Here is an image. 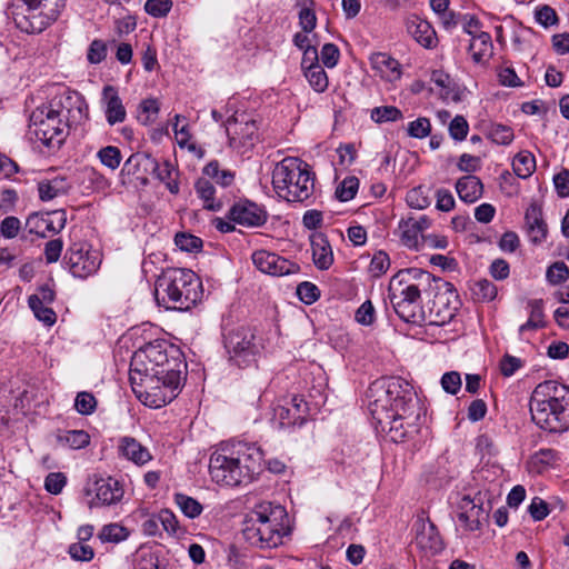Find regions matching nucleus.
<instances>
[{"mask_svg": "<svg viewBox=\"0 0 569 569\" xmlns=\"http://www.w3.org/2000/svg\"><path fill=\"white\" fill-rule=\"evenodd\" d=\"M252 262L261 272L278 277L297 273L300 269L296 262L267 250L254 251Z\"/></svg>", "mask_w": 569, "mask_h": 569, "instance_id": "4468645a", "label": "nucleus"}, {"mask_svg": "<svg viewBox=\"0 0 569 569\" xmlns=\"http://www.w3.org/2000/svg\"><path fill=\"white\" fill-rule=\"evenodd\" d=\"M223 347L229 363L238 368L253 366L263 349L262 340L257 335V330L247 326L227 330L223 333Z\"/></svg>", "mask_w": 569, "mask_h": 569, "instance_id": "9b49d317", "label": "nucleus"}, {"mask_svg": "<svg viewBox=\"0 0 569 569\" xmlns=\"http://www.w3.org/2000/svg\"><path fill=\"white\" fill-rule=\"evenodd\" d=\"M340 57V51L338 47L333 43H326L320 52V58L322 63L327 68H333L337 66Z\"/></svg>", "mask_w": 569, "mask_h": 569, "instance_id": "0e129e2a", "label": "nucleus"}, {"mask_svg": "<svg viewBox=\"0 0 569 569\" xmlns=\"http://www.w3.org/2000/svg\"><path fill=\"white\" fill-rule=\"evenodd\" d=\"M492 49L491 36L488 32H480L477 37H473L469 46V50L472 52V59L477 63L491 57Z\"/></svg>", "mask_w": 569, "mask_h": 569, "instance_id": "473e14b6", "label": "nucleus"}, {"mask_svg": "<svg viewBox=\"0 0 569 569\" xmlns=\"http://www.w3.org/2000/svg\"><path fill=\"white\" fill-rule=\"evenodd\" d=\"M231 221L249 227H261L268 219L267 211L254 202L249 200L236 202L229 210Z\"/></svg>", "mask_w": 569, "mask_h": 569, "instance_id": "f3484780", "label": "nucleus"}, {"mask_svg": "<svg viewBox=\"0 0 569 569\" xmlns=\"http://www.w3.org/2000/svg\"><path fill=\"white\" fill-rule=\"evenodd\" d=\"M546 278L550 284H560L569 278V268L563 261H556L548 267Z\"/></svg>", "mask_w": 569, "mask_h": 569, "instance_id": "de8ad7c7", "label": "nucleus"}, {"mask_svg": "<svg viewBox=\"0 0 569 569\" xmlns=\"http://www.w3.org/2000/svg\"><path fill=\"white\" fill-rule=\"evenodd\" d=\"M98 158L103 166L111 170H116L121 162V152L119 148L113 146H108L101 148L98 151Z\"/></svg>", "mask_w": 569, "mask_h": 569, "instance_id": "8fccbe9b", "label": "nucleus"}, {"mask_svg": "<svg viewBox=\"0 0 569 569\" xmlns=\"http://www.w3.org/2000/svg\"><path fill=\"white\" fill-rule=\"evenodd\" d=\"M470 290L473 299L482 302L492 301L498 293L497 286L488 279H480L475 281Z\"/></svg>", "mask_w": 569, "mask_h": 569, "instance_id": "e433bc0d", "label": "nucleus"}, {"mask_svg": "<svg viewBox=\"0 0 569 569\" xmlns=\"http://www.w3.org/2000/svg\"><path fill=\"white\" fill-rule=\"evenodd\" d=\"M88 119V104L78 93H63L32 111L29 134L49 149H59L73 126Z\"/></svg>", "mask_w": 569, "mask_h": 569, "instance_id": "f03ea898", "label": "nucleus"}, {"mask_svg": "<svg viewBox=\"0 0 569 569\" xmlns=\"http://www.w3.org/2000/svg\"><path fill=\"white\" fill-rule=\"evenodd\" d=\"M66 7V0H17L11 16L18 29L40 33L54 22Z\"/></svg>", "mask_w": 569, "mask_h": 569, "instance_id": "9d476101", "label": "nucleus"}, {"mask_svg": "<svg viewBox=\"0 0 569 569\" xmlns=\"http://www.w3.org/2000/svg\"><path fill=\"white\" fill-rule=\"evenodd\" d=\"M172 6V0H147L144 11L153 18H163L171 11Z\"/></svg>", "mask_w": 569, "mask_h": 569, "instance_id": "864d4df0", "label": "nucleus"}, {"mask_svg": "<svg viewBox=\"0 0 569 569\" xmlns=\"http://www.w3.org/2000/svg\"><path fill=\"white\" fill-rule=\"evenodd\" d=\"M371 416L383 429L389 427V435L392 441L401 442L407 437V429L417 426L420 418V411L413 413L412 420L402 417L399 412L391 411H381V413Z\"/></svg>", "mask_w": 569, "mask_h": 569, "instance_id": "6ab92c4d", "label": "nucleus"}, {"mask_svg": "<svg viewBox=\"0 0 569 569\" xmlns=\"http://www.w3.org/2000/svg\"><path fill=\"white\" fill-rule=\"evenodd\" d=\"M430 281L431 274L419 268L402 269L390 279L388 298L402 321L413 325L423 321L421 290Z\"/></svg>", "mask_w": 569, "mask_h": 569, "instance_id": "39448f33", "label": "nucleus"}, {"mask_svg": "<svg viewBox=\"0 0 569 569\" xmlns=\"http://www.w3.org/2000/svg\"><path fill=\"white\" fill-rule=\"evenodd\" d=\"M129 531L126 527L118 523H109L102 527L98 537L102 542L118 543L126 540Z\"/></svg>", "mask_w": 569, "mask_h": 569, "instance_id": "a19ab883", "label": "nucleus"}, {"mask_svg": "<svg viewBox=\"0 0 569 569\" xmlns=\"http://www.w3.org/2000/svg\"><path fill=\"white\" fill-rule=\"evenodd\" d=\"M557 453L552 449H541L535 453L530 461V468L537 472H541L546 467L552 465L556 461Z\"/></svg>", "mask_w": 569, "mask_h": 569, "instance_id": "49530a36", "label": "nucleus"}, {"mask_svg": "<svg viewBox=\"0 0 569 569\" xmlns=\"http://www.w3.org/2000/svg\"><path fill=\"white\" fill-rule=\"evenodd\" d=\"M141 376L144 377V373L136 371V368H133L132 362H131L129 380H130L132 390L146 406L151 407V405L148 402L149 401L148 400L149 387L147 386V382L140 380Z\"/></svg>", "mask_w": 569, "mask_h": 569, "instance_id": "a18cd8bd", "label": "nucleus"}, {"mask_svg": "<svg viewBox=\"0 0 569 569\" xmlns=\"http://www.w3.org/2000/svg\"><path fill=\"white\" fill-rule=\"evenodd\" d=\"M67 483V477L62 472H50L44 479V488L52 495L61 493Z\"/></svg>", "mask_w": 569, "mask_h": 569, "instance_id": "4d7b16f0", "label": "nucleus"}, {"mask_svg": "<svg viewBox=\"0 0 569 569\" xmlns=\"http://www.w3.org/2000/svg\"><path fill=\"white\" fill-rule=\"evenodd\" d=\"M258 127L253 119L247 114H233L226 121V132L229 137V144L233 149L247 150L254 146L258 140Z\"/></svg>", "mask_w": 569, "mask_h": 569, "instance_id": "f8f14e48", "label": "nucleus"}, {"mask_svg": "<svg viewBox=\"0 0 569 569\" xmlns=\"http://www.w3.org/2000/svg\"><path fill=\"white\" fill-rule=\"evenodd\" d=\"M262 460L263 453L254 445L240 441L221 443L210 457V476L222 486L249 483L262 471Z\"/></svg>", "mask_w": 569, "mask_h": 569, "instance_id": "7ed1b4c3", "label": "nucleus"}, {"mask_svg": "<svg viewBox=\"0 0 569 569\" xmlns=\"http://www.w3.org/2000/svg\"><path fill=\"white\" fill-rule=\"evenodd\" d=\"M543 307L545 302L542 299H532L528 301L527 308L529 310V319L519 327V336H522L526 331L538 330L546 326Z\"/></svg>", "mask_w": 569, "mask_h": 569, "instance_id": "c85d7f7f", "label": "nucleus"}, {"mask_svg": "<svg viewBox=\"0 0 569 569\" xmlns=\"http://www.w3.org/2000/svg\"><path fill=\"white\" fill-rule=\"evenodd\" d=\"M305 76L317 92H325L328 88V76L321 66L307 67Z\"/></svg>", "mask_w": 569, "mask_h": 569, "instance_id": "ea45409f", "label": "nucleus"}, {"mask_svg": "<svg viewBox=\"0 0 569 569\" xmlns=\"http://www.w3.org/2000/svg\"><path fill=\"white\" fill-rule=\"evenodd\" d=\"M297 7L299 8V24L303 32H311L317 24V17L315 13V1L313 0H297Z\"/></svg>", "mask_w": 569, "mask_h": 569, "instance_id": "72a5a7b5", "label": "nucleus"}, {"mask_svg": "<svg viewBox=\"0 0 569 569\" xmlns=\"http://www.w3.org/2000/svg\"><path fill=\"white\" fill-rule=\"evenodd\" d=\"M118 448L121 456L139 466L146 465L152 459L149 450L132 437H122Z\"/></svg>", "mask_w": 569, "mask_h": 569, "instance_id": "393cba45", "label": "nucleus"}, {"mask_svg": "<svg viewBox=\"0 0 569 569\" xmlns=\"http://www.w3.org/2000/svg\"><path fill=\"white\" fill-rule=\"evenodd\" d=\"M194 189L198 197L203 201L206 209L218 211L222 208L221 201L214 198L216 189L209 179L204 177L199 178L194 184Z\"/></svg>", "mask_w": 569, "mask_h": 569, "instance_id": "7c9ffc66", "label": "nucleus"}, {"mask_svg": "<svg viewBox=\"0 0 569 569\" xmlns=\"http://www.w3.org/2000/svg\"><path fill=\"white\" fill-rule=\"evenodd\" d=\"M286 516L281 506L262 502L251 510L244 520L242 529L244 539L253 547L271 549L282 543L284 527L280 520Z\"/></svg>", "mask_w": 569, "mask_h": 569, "instance_id": "6e6552de", "label": "nucleus"}, {"mask_svg": "<svg viewBox=\"0 0 569 569\" xmlns=\"http://www.w3.org/2000/svg\"><path fill=\"white\" fill-rule=\"evenodd\" d=\"M368 397L371 415L391 411L412 420L413 413L421 411L413 387L400 377L375 381L368 390Z\"/></svg>", "mask_w": 569, "mask_h": 569, "instance_id": "0eeeda50", "label": "nucleus"}, {"mask_svg": "<svg viewBox=\"0 0 569 569\" xmlns=\"http://www.w3.org/2000/svg\"><path fill=\"white\" fill-rule=\"evenodd\" d=\"M536 20L543 27H550L558 22V16L556 11L549 6H542L536 10Z\"/></svg>", "mask_w": 569, "mask_h": 569, "instance_id": "338daca9", "label": "nucleus"}, {"mask_svg": "<svg viewBox=\"0 0 569 569\" xmlns=\"http://www.w3.org/2000/svg\"><path fill=\"white\" fill-rule=\"evenodd\" d=\"M56 298L54 290L48 286H41L34 295H31L28 299L29 305H50Z\"/></svg>", "mask_w": 569, "mask_h": 569, "instance_id": "bf43d9fd", "label": "nucleus"}, {"mask_svg": "<svg viewBox=\"0 0 569 569\" xmlns=\"http://www.w3.org/2000/svg\"><path fill=\"white\" fill-rule=\"evenodd\" d=\"M107 56V46L102 40H93L88 49L87 58L92 64L100 63Z\"/></svg>", "mask_w": 569, "mask_h": 569, "instance_id": "e2e57ef3", "label": "nucleus"}, {"mask_svg": "<svg viewBox=\"0 0 569 569\" xmlns=\"http://www.w3.org/2000/svg\"><path fill=\"white\" fill-rule=\"evenodd\" d=\"M469 131V124L465 117L456 116L449 124V133L453 140L462 141Z\"/></svg>", "mask_w": 569, "mask_h": 569, "instance_id": "6e6d98bb", "label": "nucleus"}, {"mask_svg": "<svg viewBox=\"0 0 569 569\" xmlns=\"http://www.w3.org/2000/svg\"><path fill=\"white\" fill-rule=\"evenodd\" d=\"M513 131L505 124H492L489 129V138L497 144H510L513 140Z\"/></svg>", "mask_w": 569, "mask_h": 569, "instance_id": "3c124183", "label": "nucleus"}, {"mask_svg": "<svg viewBox=\"0 0 569 569\" xmlns=\"http://www.w3.org/2000/svg\"><path fill=\"white\" fill-rule=\"evenodd\" d=\"M555 188L561 198L569 197V170L562 169L553 177Z\"/></svg>", "mask_w": 569, "mask_h": 569, "instance_id": "774afa93", "label": "nucleus"}, {"mask_svg": "<svg viewBox=\"0 0 569 569\" xmlns=\"http://www.w3.org/2000/svg\"><path fill=\"white\" fill-rule=\"evenodd\" d=\"M272 186L279 197L289 202H302L308 199L313 181L308 164L295 157L278 162L272 171Z\"/></svg>", "mask_w": 569, "mask_h": 569, "instance_id": "1a4fd4ad", "label": "nucleus"}, {"mask_svg": "<svg viewBox=\"0 0 569 569\" xmlns=\"http://www.w3.org/2000/svg\"><path fill=\"white\" fill-rule=\"evenodd\" d=\"M176 246L187 252H194L202 248V240L190 233L180 232L174 237Z\"/></svg>", "mask_w": 569, "mask_h": 569, "instance_id": "603ef678", "label": "nucleus"}, {"mask_svg": "<svg viewBox=\"0 0 569 569\" xmlns=\"http://www.w3.org/2000/svg\"><path fill=\"white\" fill-rule=\"evenodd\" d=\"M512 169L519 178H529L536 169V159L533 154L529 151L519 152L513 158Z\"/></svg>", "mask_w": 569, "mask_h": 569, "instance_id": "f704fd0d", "label": "nucleus"}, {"mask_svg": "<svg viewBox=\"0 0 569 569\" xmlns=\"http://www.w3.org/2000/svg\"><path fill=\"white\" fill-rule=\"evenodd\" d=\"M102 100L106 103V118L110 126L126 120V109L113 86H106L102 91Z\"/></svg>", "mask_w": 569, "mask_h": 569, "instance_id": "5701e85b", "label": "nucleus"}, {"mask_svg": "<svg viewBox=\"0 0 569 569\" xmlns=\"http://www.w3.org/2000/svg\"><path fill=\"white\" fill-rule=\"evenodd\" d=\"M293 410L289 406L278 405L273 408V418L279 420L280 427H289L299 425V420L295 421Z\"/></svg>", "mask_w": 569, "mask_h": 569, "instance_id": "13d9d810", "label": "nucleus"}, {"mask_svg": "<svg viewBox=\"0 0 569 569\" xmlns=\"http://www.w3.org/2000/svg\"><path fill=\"white\" fill-rule=\"evenodd\" d=\"M69 555L77 561H90L93 558L94 552L89 545L79 541L70 545Z\"/></svg>", "mask_w": 569, "mask_h": 569, "instance_id": "680f3d73", "label": "nucleus"}, {"mask_svg": "<svg viewBox=\"0 0 569 569\" xmlns=\"http://www.w3.org/2000/svg\"><path fill=\"white\" fill-rule=\"evenodd\" d=\"M150 171L157 177V179L166 184L171 193L177 194L179 192V184L176 179L178 171L169 161L159 163L154 159V167H151Z\"/></svg>", "mask_w": 569, "mask_h": 569, "instance_id": "c756f323", "label": "nucleus"}, {"mask_svg": "<svg viewBox=\"0 0 569 569\" xmlns=\"http://www.w3.org/2000/svg\"><path fill=\"white\" fill-rule=\"evenodd\" d=\"M154 295L167 309L188 310L201 299L202 284L193 271L169 268L158 277Z\"/></svg>", "mask_w": 569, "mask_h": 569, "instance_id": "423d86ee", "label": "nucleus"}, {"mask_svg": "<svg viewBox=\"0 0 569 569\" xmlns=\"http://www.w3.org/2000/svg\"><path fill=\"white\" fill-rule=\"evenodd\" d=\"M154 167V158L148 153L137 152L131 154L123 164V171L128 174L139 177Z\"/></svg>", "mask_w": 569, "mask_h": 569, "instance_id": "2f4dec72", "label": "nucleus"}, {"mask_svg": "<svg viewBox=\"0 0 569 569\" xmlns=\"http://www.w3.org/2000/svg\"><path fill=\"white\" fill-rule=\"evenodd\" d=\"M402 112L395 106H381L371 110L370 118L376 123L398 121L402 119Z\"/></svg>", "mask_w": 569, "mask_h": 569, "instance_id": "79ce46f5", "label": "nucleus"}, {"mask_svg": "<svg viewBox=\"0 0 569 569\" xmlns=\"http://www.w3.org/2000/svg\"><path fill=\"white\" fill-rule=\"evenodd\" d=\"M415 541L419 549L429 555H437L443 550L442 538L435 523L429 519L418 517L415 522Z\"/></svg>", "mask_w": 569, "mask_h": 569, "instance_id": "a211bd4d", "label": "nucleus"}, {"mask_svg": "<svg viewBox=\"0 0 569 569\" xmlns=\"http://www.w3.org/2000/svg\"><path fill=\"white\" fill-rule=\"evenodd\" d=\"M67 222L64 210H54L46 213L33 212L29 214L26 221V228L30 233L46 237L47 232H60Z\"/></svg>", "mask_w": 569, "mask_h": 569, "instance_id": "2eb2a0df", "label": "nucleus"}, {"mask_svg": "<svg viewBox=\"0 0 569 569\" xmlns=\"http://www.w3.org/2000/svg\"><path fill=\"white\" fill-rule=\"evenodd\" d=\"M97 408V399L91 392L81 391L74 399V409L82 416L91 415Z\"/></svg>", "mask_w": 569, "mask_h": 569, "instance_id": "09e8293b", "label": "nucleus"}, {"mask_svg": "<svg viewBox=\"0 0 569 569\" xmlns=\"http://www.w3.org/2000/svg\"><path fill=\"white\" fill-rule=\"evenodd\" d=\"M71 184L64 177H54L38 183L39 197L42 201H50L59 196L68 193Z\"/></svg>", "mask_w": 569, "mask_h": 569, "instance_id": "cd10ccee", "label": "nucleus"}, {"mask_svg": "<svg viewBox=\"0 0 569 569\" xmlns=\"http://www.w3.org/2000/svg\"><path fill=\"white\" fill-rule=\"evenodd\" d=\"M64 262L72 276L84 279L93 274L101 264V254L83 244H72L66 256Z\"/></svg>", "mask_w": 569, "mask_h": 569, "instance_id": "ddd939ff", "label": "nucleus"}, {"mask_svg": "<svg viewBox=\"0 0 569 569\" xmlns=\"http://www.w3.org/2000/svg\"><path fill=\"white\" fill-rule=\"evenodd\" d=\"M529 409L540 429L566 431L569 428V388L553 380L539 383L531 393Z\"/></svg>", "mask_w": 569, "mask_h": 569, "instance_id": "20e7f679", "label": "nucleus"}, {"mask_svg": "<svg viewBox=\"0 0 569 569\" xmlns=\"http://www.w3.org/2000/svg\"><path fill=\"white\" fill-rule=\"evenodd\" d=\"M406 27L408 33L422 47L431 49L436 46V31L428 21L412 16L407 19Z\"/></svg>", "mask_w": 569, "mask_h": 569, "instance_id": "4be33fe9", "label": "nucleus"}, {"mask_svg": "<svg viewBox=\"0 0 569 569\" xmlns=\"http://www.w3.org/2000/svg\"><path fill=\"white\" fill-rule=\"evenodd\" d=\"M297 295L303 303L312 305L319 299L320 290L315 283L303 281L297 287Z\"/></svg>", "mask_w": 569, "mask_h": 569, "instance_id": "5fc2aeb1", "label": "nucleus"}, {"mask_svg": "<svg viewBox=\"0 0 569 569\" xmlns=\"http://www.w3.org/2000/svg\"><path fill=\"white\" fill-rule=\"evenodd\" d=\"M527 233L535 244L543 242L548 234V226L543 219L542 210L537 203H531L525 214Z\"/></svg>", "mask_w": 569, "mask_h": 569, "instance_id": "412c9836", "label": "nucleus"}, {"mask_svg": "<svg viewBox=\"0 0 569 569\" xmlns=\"http://www.w3.org/2000/svg\"><path fill=\"white\" fill-rule=\"evenodd\" d=\"M54 438L59 447L72 450L83 449L90 443V436L84 430H58Z\"/></svg>", "mask_w": 569, "mask_h": 569, "instance_id": "bb28decb", "label": "nucleus"}, {"mask_svg": "<svg viewBox=\"0 0 569 569\" xmlns=\"http://www.w3.org/2000/svg\"><path fill=\"white\" fill-rule=\"evenodd\" d=\"M431 124L427 118H418L408 126V134L413 138L422 139L430 134Z\"/></svg>", "mask_w": 569, "mask_h": 569, "instance_id": "052dcab7", "label": "nucleus"}, {"mask_svg": "<svg viewBox=\"0 0 569 569\" xmlns=\"http://www.w3.org/2000/svg\"><path fill=\"white\" fill-rule=\"evenodd\" d=\"M399 230L401 232V241L408 248H416L419 243L420 231L419 227L413 222V218H408L399 223Z\"/></svg>", "mask_w": 569, "mask_h": 569, "instance_id": "58836bf2", "label": "nucleus"}, {"mask_svg": "<svg viewBox=\"0 0 569 569\" xmlns=\"http://www.w3.org/2000/svg\"><path fill=\"white\" fill-rule=\"evenodd\" d=\"M203 174L221 187H228L234 180V173L230 170H221L218 161L209 162L203 168Z\"/></svg>", "mask_w": 569, "mask_h": 569, "instance_id": "4c0bfd02", "label": "nucleus"}, {"mask_svg": "<svg viewBox=\"0 0 569 569\" xmlns=\"http://www.w3.org/2000/svg\"><path fill=\"white\" fill-rule=\"evenodd\" d=\"M443 390L450 395H457L461 388V377L457 371L446 372L441 378Z\"/></svg>", "mask_w": 569, "mask_h": 569, "instance_id": "69168bd1", "label": "nucleus"}, {"mask_svg": "<svg viewBox=\"0 0 569 569\" xmlns=\"http://www.w3.org/2000/svg\"><path fill=\"white\" fill-rule=\"evenodd\" d=\"M370 63L372 69L388 81H396L401 77L400 63L385 52L372 53Z\"/></svg>", "mask_w": 569, "mask_h": 569, "instance_id": "b1692460", "label": "nucleus"}, {"mask_svg": "<svg viewBox=\"0 0 569 569\" xmlns=\"http://www.w3.org/2000/svg\"><path fill=\"white\" fill-rule=\"evenodd\" d=\"M93 490L96 497L89 502V508L116 505L122 499L124 493L121 483L111 477L96 480Z\"/></svg>", "mask_w": 569, "mask_h": 569, "instance_id": "aec40b11", "label": "nucleus"}, {"mask_svg": "<svg viewBox=\"0 0 569 569\" xmlns=\"http://www.w3.org/2000/svg\"><path fill=\"white\" fill-rule=\"evenodd\" d=\"M174 501L188 518H196L202 512V506L193 498L176 493Z\"/></svg>", "mask_w": 569, "mask_h": 569, "instance_id": "c03bdc74", "label": "nucleus"}, {"mask_svg": "<svg viewBox=\"0 0 569 569\" xmlns=\"http://www.w3.org/2000/svg\"><path fill=\"white\" fill-rule=\"evenodd\" d=\"M312 257L316 267L320 270H327L333 262L331 248L323 239L320 242H312Z\"/></svg>", "mask_w": 569, "mask_h": 569, "instance_id": "c9c22d12", "label": "nucleus"}, {"mask_svg": "<svg viewBox=\"0 0 569 569\" xmlns=\"http://www.w3.org/2000/svg\"><path fill=\"white\" fill-rule=\"evenodd\" d=\"M458 519L468 531L480 530L488 519V511L483 509L481 498L463 496L458 502Z\"/></svg>", "mask_w": 569, "mask_h": 569, "instance_id": "dca6fc26", "label": "nucleus"}, {"mask_svg": "<svg viewBox=\"0 0 569 569\" xmlns=\"http://www.w3.org/2000/svg\"><path fill=\"white\" fill-rule=\"evenodd\" d=\"M456 191L460 200L467 203H473L482 197L483 184L478 177L468 174L457 180Z\"/></svg>", "mask_w": 569, "mask_h": 569, "instance_id": "a878e982", "label": "nucleus"}, {"mask_svg": "<svg viewBox=\"0 0 569 569\" xmlns=\"http://www.w3.org/2000/svg\"><path fill=\"white\" fill-rule=\"evenodd\" d=\"M132 366L136 371L144 373L140 380L149 387L148 402L151 408L163 407L178 396L186 368L178 349L150 342L133 353Z\"/></svg>", "mask_w": 569, "mask_h": 569, "instance_id": "f257e3e1", "label": "nucleus"}, {"mask_svg": "<svg viewBox=\"0 0 569 569\" xmlns=\"http://www.w3.org/2000/svg\"><path fill=\"white\" fill-rule=\"evenodd\" d=\"M359 189V179L355 176L346 177L336 189V197L340 201H349L355 198Z\"/></svg>", "mask_w": 569, "mask_h": 569, "instance_id": "37998d69", "label": "nucleus"}]
</instances>
